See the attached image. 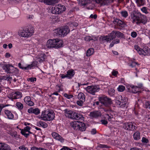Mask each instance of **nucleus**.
I'll return each mask as SVG.
<instances>
[{
  "mask_svg": "<svg viewBox=\"0 0 150 150\" xmlns=\"http://www.w3.org/2000/svg\"><path fill=\"white\" fill-rule=\"evenodd\" d=\"M18 148L20 149L21 150H28V148L25 147L24 145L21 146Z\"/></svg>",
  "mask_w": 150,
  "mask_h": 150,
  "instance_id": "54",
  "label": "nucleus"
},
{
  "mask_svg": "<svg viewBox=\"0 0 150 150\" xmlns=\"http://www.w3.org/2000/svg\"><path fill=\"white\" fill-rule=\"evenodd\" d=\"M145 0H136V2L137 5L140 6L143 5L144 3Z\"/></svg>",
  "mask_w": 150,
  "mask_h": 150,
  "instance_id": "37",
  "label": "nucleus"
},
{
  "mask_svg": "<svg viewBox=\"0 0 150 150\" xmlns=\"http://www.w3.org/2000/svg\"><path fill=\"white\" fill-rule=\"evenodd\" d=\"M3 68L7 73H15V75H17L19 73L18 70L17 68L14 67L10 64H4Z\"/></svg>",
  "mask_w": 150,
  "mask_h": 150,
  "instance_id": "4",
  "label": "nucleus"
},
{
  "mask_svg": "<svg viewBox=\"0 0 150 150\" xmlns=\"http://www.w3.org/2000/svg\"><path fill=\"white\" fill-rule=\"evenodd\" d=\"M145 107L146 108L150 109V101H147L145 103Z\"/></svg>",
  "mask_w": 150,
  "mask_h": 150,
  "instance_id": "51",
  "label": "nucleus"
},
{
  "mask_svg": "<svg viewBox=\"0 0 150 150\" xmlns=\"http://www.w3.org/2000/svg\"><path fill=\"white\" fill-rule=\"evenodd\" d=\"M79 123V128L78 130L82 132L85 131L86 129V127L85 124L84 123L81 122H80Z\"/></svg>",
  "mask_w": 150,
  "mask_h": 150,
  "instance_id": "27",
  "label": "nucleus"
},
{
  "mask_svg": "<svg viewBox=\"0 0 150 150\" xmlns=\"http://www.w3.org/2000/svg\"><path fill=\"white\" fill-rule=\"evenodd\" d=\"M31 99L30 97L29 96H27L25 97L24 98V101L26 103L30 101Z\"/></svg>",
  "mask_w": 150,
  "mask_h": 150,
  "instance_id": "50",
  "label": "nucleus"
},
{
  "mask_svg": "<svg viewBox=\"0 0 150 150\" xmlns=\"http://www.w3.org/2000/svg\"><path fill=\"white\" fill-rule=\"evenodd\" d=\"M113 1V0H96V1L101 6H103L112 2Z\"/></svg>",
  "mask_w": 150,
  "mask_h": 150,
  "instance_id": "16",
  "label": "nucleus"
},
{
  "mask_svg": "<svg viewBox=\"0 0 150 150\" xmlns=\"http://www.w3.org/2000/svg\"><path fill=\"white\" fill-rule=\"evenodd\" d=\"M103 40H105L106 41L110 42L111 41L109 37V35L105 36L103 38H102Z\"/></svg>",
  "mask_w": 150,
  "mask_h": 150,
  "instance_id": "45",
  "label": "nucleus"
},
{
  "mask_svg": "<svg viewBox=\"0 0 150 150\" xmlns=\"http://www.w3.org/2000/svg\"><path fill=\"white\" fill-rule=\"evenodd\" d=\"M55 114L52 110L45 111L42 112L40 118L44 121H51L54 118Z\"/></svg>",
  "mask_w": 150,
  "mask_h": 150,
  "instance_id": "2",
  "label": "nucleus"
},
{
  "mask_svg": "<svg viewBox=\"0 0 150 150\" xmlns=\"http://www.w3.org/2000/svg\"><path fill=\"white\" fill-rule=\"evenodd\" d=\"M116 35L118 38H124V35L119 31H116Z\"/></svg>",
  "mask_w": 150,
  "mask_h": 150,
  "instance_id": "39",
  "label": "nucleus"
},
{
  "mask_svg": "<svg viewBox=\"0 0 150 150\" xmlns=\"http://www.w3.org/2000/svg\"><path fill=\"white\" fill-rule=\"evenodd\" d=\"M112 74L115 76H117V74L118 73L117 71H116L114 70H113L112 72Z\"/></svg>",
  "mask_w": 150,
  "mask_h": 150,
  "instance_id": "63",
  "label": "nucleus"
},
{
  "mask_svg": "<svg viewBox=\"0 0 150 150\" xmlns=\"http://www.w3.org/2000/svg\"><path fill=\"white\" fill-rule=\"evenodd\" d=\"M131 16L133 23L137 24L140 23L145 24L147 22L146 17L139 12L135 11Z\"/></svg>",
  "mask_w": 150,
  "mask_h": 150,
  "instance_id": "1",
  "label": "nucleus"
},
{
  "mask_svg": "<svg viewBox=\"0 0 150 150\" xmlns=\"http://www.w3.org/2000/svg\"><path fill=\"white\" fill-rule=\"evenodd\" d=\"M39 1L41 2H43L47 5H51L57 3L58 0H39Z\"/></svg>",
  "mask_w": 150,
  "mask_h": 150,
  "instance_id": "17",
  "label": "nucleus"
},
{
  "mask_svg": "<svg viewBox=\"0 0 150 150\" xmlns=\"http://www.w3.org/2000/svg\"><path fill=\"white\" fill-rule=\"evenodd\" d=\"M65 116L69 118L74 119L76 112L66 109L65 110Z\"/></svg>",
  "mask_w": 150,
  "mask_h": 150,
  "instance_id": "10",
  "label": "nucleus"
},
{
  "mask_svg": "<svg viewBox=\"0 0 150 150\" xmlns=\"http://www.w3.org/2000/svg\"><path fill=\"white\" fill-rule=\"evenodd\" d=\"M5 80H7L8 81H10L12 79V77H10L9 75H6L5 76Z\"/></svg>",
  "mask_w": 150,
  "mask_h": 150,
  "instance_id": "56",
  "label": "nucleus"
},
{
  "mask_svg": "<svg viewBox=\"0 0 150 150\" xmlns=\"http://www.w3.org/2000/svg\"><path fill=\"white\" fill-rule=\"evenodd\" d=\"M27 104L29 105L30 106H32L33 105L34 103L31 100L29 101L27 103H26Z\"/></svg>",
  "mask_w": 150,
  "mask_h": 150,
  "instance_id": "59",
  "label": "nucleus"
},
{
  "mask_svg": "<svg viewBox=\"0 0 150 150\" xmlns=\"http://www.w3.org/2000/svg\"><path fill=\"white\" fill-rule=\"evenodd\" d=\"M64 96L65 97L68 99H70L73 97V96L72 95H69L66 93H64Z\"/></svg>",
  "mask_w": 150,
  "mask_h": 150,
  "instance_id": "52",
  "label": "nucleus"
},
{
  "mask_svg": "<svg viewBox=\"0 0 150 150\" xmlns=\"http://www.w3.org/2000/svg\"><path fill=\"white\" fill-rule=\"evenodd\" d=\"M52 137L56 140H57L62 143L64 142V139L59 134L56 132H53L52 134Z\"/></svg>",
  "mask_w": 150,
  "mask_h": 150,
  "instance_id": "15",
  "label": "nucleus"
},
{
  "mask_svg": "<svg viewBox=\"0 0 150 150\" xmlns=\"http://www.w3.org/2000/svg\"><path fill=\"white\" fill-rule=\"evenodd\" d=\"M91 37V40H93L94 41H96L98 40V37H95L94 36H92Z\"/></svg>",
  "mask_w": 150,
  "mask_h": 150,
  "instance_id": "61",
  "label": "nucleus"
},
{
  "mask_svg": "<svg viewBox=\"0 0 150 150\" xmlns=\"http://www.w3.org/2000/svg\"><path fill=\"white\" fill-rule=\"evenodd\" d=\"M0 150H11V149L7 144L0 143Z\"/></svg>",
  "mask_w": 150,
  "mask_h": 150,
  "instance_id": "20",
  "label": "nucleus"
},
{
  "mask_svg": "<svg viewBox=\"0 0 150 150\" xmlns=\"http://www.w3.org/2000/svg\"><path fill=\"white\" fill-rule=\"evenodd\" d=\"M122 16L125 17L126 18L128 16V14L127 12L126 11H122L121 12Z\"/></svg>",
  "mask_w": 150,
  "mask_h": 150,
  "instance_id": "44",
  "label": "nucleus"
},
{
  "mask_svg": "<svg viewBox=\"0 0 150 150\" xmlns=\"http://www.w3.org/2000/svg\"><path fill=\"white\" fill-rule=\"evenodd\" d=\"M108 93L110 96H113L115 94V90L113 88H110L109 90Z\"/></svg>",
  "mask_w": 150,
  "mask_h": 150,
  "instance_id": "43",
  "label": "nucleus"
},
{
  "mask_svg": "<svg viewBox=\"0 0 150 150\" xmlns=\"http://www.w3.org/2000/svg\"><path fill=\"white\" fill-rule=\"evenodd\" d=\"M80 1H81L82 4L83 5H85L87 4L90 2V0H79Z\"/></svg>",
  "mask_w": 150,
  "mask_h": 150,
  "instance_id": "40",
  "label": "nucleus"
},
{
  "mask_svg": "<svg viewBox=\"0 0 150 150\" xmlns=\"http://www.w3.org/2000/svg\"><path fill=\"white\" fill-rule=\"evenodd\" d=\"M70 31L69 27L66 26L61 27L55 30V33L59 37H64L66 36Z\"/></svg>",
  "mask_w": 150,
  "mask_h": 150,
  "instance_id": "3",
  "label": "nucleus"
},
{
  "mask_svg": "<svg viewBox=\"0 0 150 150\" xmlns=\"http://www.w3.org/2000/svg\"><path fill=\"white\" fill-rule=\"evenodd\" d=\"M21 93L19 91L13 92L11 93V98L12 99H17L20 98L22 97Z\"/></svg>",
  "mask_w": 150,
  "mask_h": 150,
  "instance_id": "18",
  "label": "nucleus"
},
{
  "mask_svg": "<svg viewBox=\"0 0 150 150\" xmlns=\"http://www.w3.org/2000/svg\"><path fill=\"white\" fill-rule=\"evenodd\" d=\"M67 78L71 79L73 77L75 74V72L73 69L69 70L67 71Z\"/></svg>",
  "mask_w": 150,
  "mask_h": 150,
  "instance_id": "25",
  "label": "nucleus"
},
{
  "mask_svg": "<svg viewBox=\"0 0 150 150\" xmlns=\"http://www.w3.org/2000/svg\"><path fill=\"white\" fill-rule=\"evenodd\" d=\"M16 106L18 109L20 110H22L23 107V104L20 102H17L16 104Z\"/></svg>",
  "mask_w": 150,
  "mask_h": 150,
  "instance_id": "35",
  "label": "nucleus"
},
{
  "mask_svg": "<svg viewBox=\"0 0 150 150\" xmlns=\"http://www.w3.org/2000/svg\"><path fill=\"white\" fill-rule=\"evenodd\" d=\"M10 105H4L3 104H0V115H1V112L2 109Z\"/></svg>",
  "mask_w": 150,
  "mask_h": 150,
  "instance_id": "48",
  "label": "nucleus"
},
{
  "mask_svg": "<svg viewBox=\"0 0 150 150\" xmlns=\"http://www.w3.org/2000/svg\"><path fill=\"white\" fill-rule=\"evenodd\" d=\"M40 112V110L38 108H36L34 109V110L33 111V113L35 114L36 115H38L39 114Z\"/></svg>",
  "mask_w": 150,
  "mask_h": 150,
  "instance_id": "46",
  "label": "nucleus"
},
{
  "mask_svg": "<svg viewBox=\"0 0 150 150\" xmlns=\"http://www.w3.org/2000/svg\"><path fill=\"white\" fill-rule=\"evenodd\" d=\"M94 52V50L93 48H91L88 50L86 52V56L89 57L93 54Z\"/></svg>",
  "mask_w": 150,
  "mask_h": 150,
  "instance_id": "34",
  "label": "nucleus"
},
{
  "mask_svg": "<svg viewBox=\"0 0 150 150\" xmlns=\"http://www.w3.org/2000/svg\"><path fill=\"white\" fill-rule=\"evenodd\" d=\"M86 91L88 93L93 95H95V93L99 91L100 88L98 86H88L85 88Z\"/></svg>",
  "mask_w": 150,
  "mask_h": 150,
  "instance_id": "8",
  "label": "nucleus"
},
{
  "mask_svg": "<svg viewBox=\"0 0 150 150\" xmlns=\"http://www.w3.org/2000/svg\"><path fill=\"white\" fill-rule=\"evenodd\" d=\"M57 6L58 10V11L59 12V13L65 11L66 8L64 6L60 4H58Z\"/></svg>",
  "mask_w": 150,
  "mask_h": 150,
  "instance_id": "29",
  "label": "nucleus"
},
{
  "mask_svg": "<svg viewBox=\"0 0 150 150\" xmlns=\"http://www.w3.org/2000/svg\"><path fill=\"white\" fill-rule=\"evenodd\" d=\"M28 81H30L31 82H33L34 81L36 80V78H30L28 79Z\"/></svg>",
  "mask_w": 150,
  "mask_h": 150,
  "instance_id": "60",
  "label": "nucleus"
},
{
  "mask_svg": "<svg viewBox=\"0 0 150 150\" xmlns=\"http://www.w3.org/2000/svg\"><path fill=\"white\" fill-rule=\"evenodd\" d=\"M114 23L122 28L125 27L126 25L125 23L118 19H116L113 21Z\"/></svg>",
  "mask_w": 150,
  "mask_h": 150,
  "instance_id": "19",
  "label": "nucleus"
},
{
  "mask_svg": "<svg viewBox=\"0 0 150 150\" xmlns=\"http://www.w3.org/2000/svg\"><path fill=\"white\" fill-rule=\"evenodd\" d=\"M125 89V87L124 86L122 85L119 86L117 88L118 91L120 92H122Z\"/></svg>",
  "mask_w": 150,
  "mask_h": 150,
  "instance_id": "41",
  "label": "nucleus"
},
{
  "mask_svg": "<svg viewBox=\"0 0 150 150\" xmlns=\"http://www.w3.org/2000/svg\"><path fill=\"white\" fill-rule=\"evenodd\" d=\"M141 54L140 55H143L144 56H148L150 54V49L147 46H145L141 49Z\"/></svg>",
  "mask_w": 150,
  "mask_h": 150,
  "instance_id": "13",
  "label": "nucleus"
},
{
  "mask_svg": "<svg viewBox=\"0 0 150 150\" xmlns=\"http://www.w3.org/2000/svg\"><path fill=\"white\" fill-rule=\"evenodd\" d=\"M54 48H58L62 47L63 45V41L58 38L54 39Z\"/></svg>",
  "mask_w": 150,
  "mask_h": 150,
  "instance_id": "14",
  "label": "nucleus"
},
{
  "mask_svg": "<svg viewBox=\"0 0 150 150\" xmlns=\"http://www.w3.org/2000/svg\"><path fill=\"white\" fill-rule=\"evenodd\" d=\"M31 127L29 126H26L24 128V129H22L21 131V133L22 134L24 135L26 137H27L30 134L32 133L30 131Z\"/></svg>",
  "mask_w": 150,
  "mask_h": 150,
  "instance_id": "12",
  "label": "nucleus"
},
{
  "mask_svg": "<svg viewBox=\"0 0 150 150\" xmlns=\"http://www.w3.org/2000/svg\"><path fill=\"white\" fill-rule=\"evenodd\" d=\"M98 147L100 148H108L109 147L106 145L101 144L99 145Z\"/></svg>",
  "mask_w": 150,
  "mask_h": 150,
  "instance_id": "57",
  "label": "nucleus"
},
{
  "mask_svg": "<svg viewBox=\"0 0 150 150\" xmlns=\"http://www.w3.org/2000/svg\"><path fill=\"white\" fill-rule=\"evenodd\" d=\"M75 114L74 119L80 121H82L83 120V117L82 115L76 112Z\"/></svg>",
  "mask_w": 150,
  "mask_h": 150,
  "instance_id": "28",
  "label": "nucleus"
},
{
  "mask_svg": "<svg viewBox=\"0 0 150 150\" xmlns=\"http://www.w3.org/2000/svg\"><path fill=\"white\" fill-rule=\"evenodd\" d=\"M141 141L143 143L145 144H147L149 142L148 139L144 137L142 138Z\"/></svg>",
  "mask_w": 150,
  "mask_h": 150,
  "instance_id": "47",
  "label": "nucleus"
},
{
  "mask_svg": "<svg viewBox=\"0 0 150 150\" xmlns=\"http://www.w3.org/2000/svg\"><path fill=\"white\" fill-rule=\"evenodd\" d=\"M124 128L127 130L134 131L136 129V127L131 122H126L124 126Z\"/></svg>",
  "mask_w": 150,
  "mask_h": 150,
  "instance_id": "9",
  "label": "nucleus"
},
{
  "mask_svg": "<svg viewBox=\"0 0 150 150\" xmlns=\"http://www.w3.org/2000/svg\"><path fill=\"white\" fill-rule=\"evenodd\" d=\"M131 36L133 38H135L137 36V33L135 32H132L131 33Z\"/></svg>",
  "mask_w": 150,
  "mask_h": 150,
  "instance_id": "62",
  "label": "nucleus"
},
{
  "mask_svg": "<svg viewBox=\"0 0 150 150\" xmlns=\"http://www.w3.org/2000/svg\"><path fill=\"white\" fill-rule=\"evenodd\" d=\"M104 117L105 119H108L109 121H114V120L113 115L110 114H105Z\"/></svg>",
  "mask_w": 150,
  "mask_h": 150,
  "instance_id": "26",
  "label": "nucleus"
},
{
  "mask_svg": "<svg viewBox=\"0 0 150 150\" xmlns=\"http://www.w3.org/2000/svg\"><path fill=\"white\" fill-rule=\"evenodd\" d=\"M109 37H110V40H112L115 38L116 36V31L113 30L112 32L108 35Z\"/></svg>",
  "mask_w": 150,
  "mask_h": 150,
  "instance_id": "33",
  "label": "nucleus"
},
{
  "mask_svg": "<svg viewBox=\"0 0 150 150\" xmlns=\"http://www.w3.org/2000/svg\"><path fill=\"white\" fill-rule=\"evenodd\" d=\"M35 65L34 62H33L31 64L28 65L27 67H23L22 66V65L21 63H19L18 64V67L21 69H23L25 70H28L29 69H31L33 67L35 66Z\"/></svg>",
  "mask_w": 150,
  "mask_h": 150,
  "instance_id": "22",
  "label": "nucleus"
},
{
  "mask_svg": "<svg viewBox=\"0 0 150 150\" xmlns=\"http://www.w3.org/2000/svg\"><path fill=\"white\" fill-rule=\"evenodd\" d=\"M141 10L144 13L147 14L148 13L146 7H144L141 8Z\"/></svg>",
  "mask_w": 150,
  "mask_h": 150,
  "instance_id": "53",
  "label": "nucleus"
},
{
  "mask_svg": "<svg viewBox=\"0 0 150 150\" xmlns=\"http://www.w3.org/2000/svg\"><path fill=\"white\" fill-rule=\"evenodd\" d=\"M38 125H39L42 127H43L45 128L47 127L48 125L46 123L41 121H39L38 123Z\"/></svg>",
  "mask_w": 150,
  "mask_h": 150,
  "instance_id": "36",
  "label": "nucleus"
},
{
  "mask_svg": "<svg viewBox=\"0 0 150 150\" xmlns=\"http://www.w3.org/2000/svg\"><path fill=\"white\" fill-rule=\"evenodd\" d=\"M98 99L100 102L105 107H108L112 103L111 99L105 96L99 97Z\"/></svg>",
  "mask_w": 150,
  "mask_h": 150,
  "instance_id": "6",
  "label": "nucleus"
},
{
  "mask_svg": "<svg viewBox=\"0 0 150 150\" xmlns=\"http://www.w3.org/2000/svg\"><path fill=\"white\" fill-rule=\"evenodd\" d=\"M80 122L79 121H75L73 122L72 124H71L72 127L74 129L78 130Z\"/></svg>",
  "mask_w": 150,
  "mask_h": 150,
  "instance_id": "24",
  "label": "nucleus"
},
{
  "mask_svg": "<svg viewBox=\"0 0 150 150\" xmlns=\"http://www.w3.org/2000/svg\"><path fill=\"white\" fill-rule=\"evenodd\" d=\"M134 49L138 53L140 54H141V52L142 49H141L137 45H135L134 46Z\"/></svg>",
  "mask_w": 150,
  "mask_h": 150,
  "instance_id": "42",
  "label": "nucleus"
},
{
  "mask_svg": "<svg viewBox=\"0 0 150 150\" xmlns=\"http://www.w3.org/2000/svg\"><path fill=\"white\" fill-rule=\"evenodd\" d=\"M58 10L57 7V5L55 6H53L52 8L51 12L53 14H59V11H58Z\"/></svg>",
  "mask_w": 150,
  "mask_h": 150,
  "instance_id": "32",
  "label": "nucleus"
},
{
  "mask_svg": "<svg viewBox=\"0 0 150 150\" xmlns=\"http://www.w3.org/2000/svg\"><path fill=\"white\" fill-rule=\"evenodd\" d=\"M91 37L89 36H86L84 38L85 40L87 41H89L90 40H91Z\"/></svg>",
  "mask_w": 150,
  "mask_h": 150,
  "instance_id": "58",
  "label": "nucleus"
},
{
  "mask_svg": "<svg viewBox=\"0 0 150 150\" xmlns=\"http://www.w3.org/2000/svg\"><path fill=\"white\" fill-rule=\"evenodd\" d=\"M32 149L33 150H47L44 149H42V148H38L36 147H33Z\"/></svg>",
  "mask_w": 150,
  "mask_h": 150,
  "instance_id": "64",
  "label": "nucleus"
},
{
  "mask_svg": "<svg viewBox=\"0 0 150 150\" xmlns=\"http://www.w3.org/2000/svg\"><path fill=\"white\" fill-rule=\"evenodd\" d=\"M4 113L5 115L7 116V118L10 120H12L14 118V115L11 111L8 110H6L4 111Z\"/></svg>",
  "mask_w": 150,
  "mask_h": 150,
  "instance_id": "21",
  "label": "nucleus"
},
{
  "mask_svg": "<svg viewBox=\"0 0 150 150\" xmlns=\"http://www.w3.org/2000/svg\"><path fill=\"white\" fill-rule=\"evenodd\" d=\"M85 102V101H83L82 102V100H79L77 101L76 102L77 104L79 106H82L83 105V103Z\"/></svg>",
  "mask_w": 150,
  "mask_h": 150,
  "instance_id": "49",
  "label": "nucleus"
},
{
  "mask_svg": "<svg viewBox=\"0 0 150 150\" xmlns=\"http://www.w3.org/2000/svg\"><path fill=\"white\" fill-rule=\"evenodd\" d=\"M133 138L135 140H138L140 139V133L139 132L137 131L134 133L133 135Z\"/></svg>",
  "mask_w": 150,
  "mask_h": 150,
  "instance_id": "31",
  "label": "nucleus"
},
{
  "mask_svg": "<svg viewBox=\"0 0 150 150\" xmlns=\"http://www.w3.org/2000/svg\"><path fill=\"white\" fill-rule=\"evenodd\" d=\"M34 33V28L31 27L29 28H26L23 31L20 33L19 35L23 37H28L31 36Z\"/></svg>",
  "mask_w": 150,
  "mask_h": 150,
  "instance_id": "5",
  "label": "nucleus"
},
{
  "mask_svg": "<svg viewBox=\"0 0 150 150\" xmlns=\"http://www.w3.org/2000/svg\"><path fill=\"white\" fill-rule=\"evenodd\" d=\"M101 112L98 111H96L91 112L89 115L92 119L98 118L101 116Z\"/></svg>",
  "mask_w": 150,
  "mask_h": 150,
  "instance_id": "11",
  "label": "nucleus"
},
{
  "mask_svg": "<svg viewBox=\"0 0 150 150\" xmlns=\"http://www.w3.org/2000/svg\"><path fill=\"white\" fill-rule=\"evenodd\" d=\"M54 39L48 40L46 43V46L48 48H54Z\"/></svg>",
  "mask_w": 150,
  "mask_h": 150,
  "instance_id": "23",
  "label": "nucleus"
},
{
  "mask_svg": "<svg viewBox=\"0 0 150 150\" xmlns=\"http://www.w3.org/2000/svg\"><path fill=\"white\" fill-rule=\"evenodd\" d=\"M45 56L42 54V59H41V57H39L38 59V61L40 62H42L45 60Z\"/></svg>",
  "mask_w": 150,
  "mask_h": 150,
  "instance_id": "55",
  "label": "nucleus"
},
{
  "mask_svg": "<svg viewBox=\"0 0 150 150\" xmlns=\"http://www.w3.org/2000/svg\"><path fill=\"white\" fill-rule=\"evenodd\" d=\"M118 98L119 100H117L116 102L117 105L122 108L127 107V97H124L123 98L121 96H119Z\"/></svg>",
  "mask_w": 150,
  "mask_h": 150,
  "instance_id": "7",
  "label": "nucleus"
},
{
  "mask_svg": "<svg viewBox=\"0 0 150 150\" xmlns=\"http://www.w3.org/2000/svg\"><path fill=\"white\" fill-rule=\"evenodd\" d=\"M78 98L79 100H81L82 101H85V95L82 93H79Z\"/></svg>",
  "mask_w": 150,
  "mask_h": 150,
  "instance_id": "30",
  "label": "nucleus"
},
{
  "mask_svg": "<svg viewBox=\"0 0 150 150\" xmlns=\"http://www.w3.org/2000/svg\"><path fill=\"white\" fill-rule=\"evenodd\" d=\"M132 91L134 93H136L139 92V88L137 86H133L132 87Z\"/></svg>",
  "mask_w": 150,
  "mask_h": 150,
  "instance_id": "38",
  "label": "nucleus"
}]
</instances>
